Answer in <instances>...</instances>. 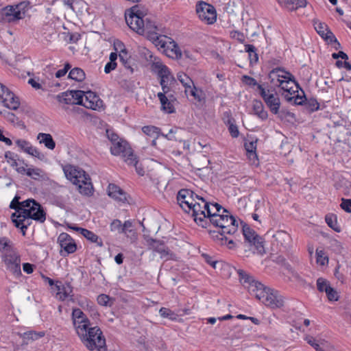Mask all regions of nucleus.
Returning <instances> with one entry per match:
<instances>
[{
    "mask_svg": "<svg viewBox=\"0 0 351 351\" xmlns=\"http://www.w3.org/2000/svg\"><path fill=\"white\" fill-rule=\"evenodd\" d=\"M84 92L80 90H69L57 95V99L60 103L68 105H81Z\"/></svg>",
    "mask_w": 351,
    "mask_h": 351,
    "instance_id": "2eb2a0df",
    "label": "nucleus"
},
{
    "mask_svg": "<svg viewBox=\"0 0 351 351\" xmlns=\"http://www.w3.org/2000/svg\"><path fill=\"white\" fill-rule=\"evenodd\" d=\"M196 13L201 21L213 25L217 21V12L215 8L205 1H199L195 5Z\"/></svg>",
    "mask_w": 351,
    "mask_h": 351,
    "instance_id": "1a4fd4ad",
    "label": "nucleus"
},
{
    "mask_svg": "<svg viewBox=\"0 0 351 351\" xmlns=\"http://www.w3.org/2000/svg\"><path fill=\"white\" fill-rule=\"evenodd\" d=\"M16 213L12 214V220L14 223L15 226L21 230L23 235H25V231L32 223V218L27 217H17Z\"/></svg>",
    "mask_w": 351,
    "mask_h": 351,
    "instance_id": "a878e982",
    "label": "nucleus"
},
{
    "mask_svg": "<svg viewBox=\"0 0 351 351\" xmlns=\"http://www.w3.org/2000/svg\"><path fill=\"white\" fill-rule=\"evenodd\" d=\"M143 132L152 138H158L160 136V128L154 126V125H145L142 128Z\"/></svg>",
    "mask_w": 351,
    "mask_h": 351,
    "instance_id": "4c0bfd02",
    "label": "nucleus"
},
{
    "mask_svg": "<svg viewBox=\"0 0 351 351\" xmlns=\"http://www.w3.org/2000/svg\"><path fill=\"white\" fill-rule=\"evenodd\" d=\"M302 93H303V96H300L299 95H297L295 97H289L288 95H285V98L287 101H293V103L295 104V105H299V106H302V105H304L305 104V101H306V96L304 95V91L302 90V88H300Z\"/></svg>",
    "mask_w": 351,
    "mask_h": 351,
    "instance_id": "3c124183",
    "label": "nucleus"
},
{
    "mask_svg": "<svg viewBox=\"0 0 351 351\" xmlns=\"http://www.w3.org/2000/svg\"><path fill=\"white\" fill-rule=\"evenodd\" d=\"M177 201L180 207L186 213H191L193 219L198 213L200 217H204V215L198 213L200 206L204 204V198L195 194L193 191L182 189L178 191Z\"/></svg>",
    "mask_w": 351,
    "mask_h": 351,
    "instance_id": "f03ea898",
    "label": "nucleus"
},
{
    "mask_svg": "<svg viewBox=\"0 0 351 351\" xmlns=\"http://www.w3.org/2000/svg\"><path fill=\"white\" fill-rule=\"evenodd\" d=\"M111 298L109 295L106 294H100L97 296V303L104 306H110L112 302H110Z\"/></svg>",
    "mask_w": 351,
    "mask_h": 351,
    "instance_id": "5fc2aeb1",
    "label": "nucleus"
},
{
    "mask_svg": "<svg viewBox=\"0 0 351 351\" xmlns=\"http://www.w3.org/2000/svg\"><path fill=\"white\" fill-rule=\"evenodd\" d=\"M63 171L66 179L77 186L80 193L86 196L93 195V186L91 179L84 170L69 164L63 167Z\"/></svg>",
    "mask_w": 351,
    "mask_h": 351,
    "instance_id": "f257e3e1",
    "label": "nucleus"
},
{
    "mask_svg": "<svg viewBox=\"0 0 351 351\" xmlns=\"http://www.w3.org/2000/svg\"><path fill=\"white\" fill-rule=\"evenodd\" d=\"M86 348L93 351H107L106 338L101 328L97 326H93L79 337Z\"/></svg>",
    "mask_w": 351,
    "mask_h": 351,
    "instance_id": "7ed1b4c3",
    "label": "nucleus"
},
{
    "mask_svg": "<svg viewBox=\"0 0 351 351\" xmlns=\"http://www.w3.org/2000/svg\"><path fill=\"white\" fill-rule=\"evenodd\" d=\"M157 97L161 104V109L167 113H173L175 111L172 101L174 98H169V96L164 95L163 93H158Z\"/></svg>",
    "mask_w": 351,
    "mask_h": 351,
    "instance_id": "bb28decb",
    "label": "nucleus"
},
{
    "mask_svg": "<svg viewBox=\"0 0 351 351\" xmlns=\"http://www.w3.org/2000/svg\"><path fill=\"white\" fill-rule=\"evenodd\" d=\"M210 223L220 228L223 233H227L229 235L235 234L238 230V223L228 210V213H222L219 215H214Z\"/></svg>",
    "mask_w": 351,
    "mask_h": 351,
    "instance_id": "6e6552de",
    "label": "nucleus"
},
{
    "mask_svg": "<svg viewBox=\"0 0 351 351\" xmlns=\"http://www.w3.org/2000/svg\"><path fill=\"white\" fill-rule=\"evenodd\" d=\"M254 296L271 308H280L284 305L283 298L279 292L263 285V287L259 288L256 292Z\"/></svg>",
    "mask_w": 351,
    "mask_h": 351,
    "instance_id": "0eeeda50",
    "label": "nucleus"
},
{
    "mask_svg": "<svg viewBox=\"0 0 351 351\" xmlns=\"http://www.w3.org/2000/svg\"><path fill=\"white\" fill-rule=\"evenodd\" d=\"M25 166L17 167L16 171L22 175H27L32 179L38 180L43 177V171L39 168L29 167L26 168L28 165L23 161Z\"/></svg>",
    "mask_w": 351,
    "mask_h": 351,
    "instance_id": "412c9836",
    "label": "nucleus"
},
{
    "mask_svg": "<svg viewBox=\"0 0 351 351\" xmlns=\"http://www.w3.org/2000/svg\"><path fill=\"white\" fill-rule=\"evenodd\" d=\"M114 49L116 52H117L119 54L120 53H124L128 50L126 49L125 45L123 43L119 40H116L114 42Z\"/></svg>",
    "mask_w": 351,
    "mask_h": 351,
    "instance_id": "680f3d73",
    "label": "nucleus"
},
{
    "mask_svg": "<svg viewBox=\"0 0 351 351\" xmlns=\"http://www.w3.org/2000/svg\"><path fill=\"white\" fill-rule=\"evenodd\" d=\"M13 249L12 247V242L6 237H2L0 239V251H5L8 250Z\"/></svg>",
    "mask_w": 351,
    "mask_h": 351,
    "instance_id": "bf43d9fd",
    "label": "nucleus"
},
{
    "mask_svg": "<svg viewBox=\"0 0 351 351\" xmlns=\"http://www.w3.org/2000/svg\"><path fill=\"white\" fill-rule=\"evenodd\" d=\"M1 258L6 268L13 274L16 276L21 274V257L15 250H8L7 252L2 254Z\"/></svg>",
    "mask_w": 351,
    "mask_h": 351,
    "instance_id": "f8f14e48",
    "label": "nucleus"
},
{
    "mask_svg": "<svg viewBox=\"0 0 351 351\" xmlns=\"http://www.w3.org/2000/svg\"><path fill=\"white\" fill-rule=\"evenodd\" d=\"M128 149L129 148L127 147L126 143L120 139L119 141H116L115 143L112 145V146L110 147V151L112 154L118 156L120 154L123 155L125 153H126V152L128 151Z\"/></svg>",
    "mask_w": 351,
    "mask_h": 351,
    "instance_id": "c9c22d12",
    "label": "nucleus"
},
{
    "mask_svg": "<svg viewBox=\"0 0 351 351\" xmlns=\"http://www.w3.org/2000/svg\"><path fill=\"white\" fill-rule=\"evenodd\" d=\"M229 122V127L228 130L232 137L233 138H237L239 134L238 127L236 124L233 123H230V121Z\"/></svg>",
    "mask_w": 351,
    "mask_h": 351,
    "instance_id": "338daca9",
    "label": "nucleus"
},
{
    "mask_svg": "<svg viewBox=\"0 0 351 351\" xmlns=\"http://www.w3.org/2000/svg\"><path fill=\"white\" fill-rule=\"evenodd\" d=\"M119 58L120 62L122 63L123 66L128 70L130 71V73H133L134 69L132 68V61L131 59V56L129 54L128 51H126L124 53L119 54Z\"/></svg>",
    "mask_w": 351,
    "mask_h": 351,
    "instance_id": "79ce46f5",
    "label": "nucleus"
},
{
    "mask_svg": "<svg viewBox=\"0 0 351 351\" xmlns=\"http://www.w3.org/2000/svg\"><path fill=\"white\" fill-rule=\"evenodd\" d=\"M22 209L17 217H30L40 223L46 220V213L40 203L34 199H27L22 202Z\"/></svg>",
    "mask_w": 351,
    "mask_h": 351,
    "instance_id": "423d86ee",
    "label": "nucleus"
},
{
    "mask_svg": "<svg viewBox=\"0 0 351 351\" xmlns=\"http://www.w3.org/2000/svg\"><path fill=\"white\" fill-rule=\"evenodd\" d=\"M85 77L84 71L78 67L73 68L69 73V77L76 82H82L85 79Z\"/></svg>",
    "mask_w": 351,
    "mask_h": 351,
    "instance_id": "37998d69",
    "label": "nucleus"
},
{
    "mask_svg": "<svg viewBox=\"0 0 351 351\" xmlns=\"http://www.w3.org/2000/svg\"><path fill=\"white\" fill-rule=\"evenodd\" d=\"M258 90L270 111L274 114H278L280 107V100L278 94L269 89L266 90L263 85H258Z\"/></svg>",
    "mask_w": 351,
    "mask_h": 351,
    "instance_id": "9b49d317",
    "label": "nucleus"
},
{
    "mask_svg": "<svg viewBox=\"0 0 351 351\" xmlns=\"http://www.w3.org/2000/svg\"><path fill=\"white\" fill-rule=\"evenodd\" d=\"M0 101L3 106L11 110H16L19 107L20 101L18 97L5 87L1 93Z\"/></svg>",
    "mask_w": 351,
    "mask_h": 351,
    "instance_id": "a211bd4d",
    "label": "nucleus"
},
{
    "mask_svg": "<svg viewBox=\"0 0 351 351\" xmlns=\"http://www.w3.org/2000/svg\"><path fill=\"white\" fill-rule=\"evenodd\" d=\"M278 87H280L282 90L287 92L291 95L298 92V89L300 88L298 82L292 74L291 76L287 75L286 80Z\"/></svg>",
    "mask_w": 351,
    "mask_h": 351,
    "instance_id": "5701e85b",
    "label": "nucleus"
},
{
    "mask_svg": "<svg viewBox=\"0 0 351 351\" xmlns=\"http://www.w3.org/2000/svg\"><path fill=\"white\" fill-rule=\"evenodd\" d=\"M245 50L248 53L250 64L251 65L256 64L258 60V56L256 53V48L253 45L247 44L245 45Z\"/></svg>",
    "mask_w": 351,
    "mask_h": 351,
    "instance_id": "a19ab883",
    "label": "nucleus"
},
{
    "mask_svg": "<svg viewBox=\"0 0 351 351\" xmlns=\"http://www.w3.org/2000/svg\"><path fill=\"white\" fill-rule=\"evenodd\" d=\"M29 3L23 1L16 5H9L0 10V23H14L25 16Z\"/></svg>",
    "mask_w": 351,
    "mask_h": 351,
    "instance_id": "20e7f679",
    "label": "nucleus"
},
{
    "mask_svg": "<svg viewBox=\"0 0 351 351\" xmlns=\"http://www.w3.org/2000/svg\"><path fill=\"white\" fill-rule=\"evenodd\" d=\"M316 262L321 266H325L328 263V257L324 250H316Z\"/></svg>",
    "mask_w": 351,
    "mask_h": 351,
    "instance_id": "a18cd8bd",
    "label": "nucleus"
},
{
    "mask_svg": "<svg viewBox=\"0 0 351 351\" xmlns=\"http://www.w3.org/2000/svg\"><path fill=\"white\" fill-rule=\"evenodd\" d=\"M278 3L287 10L293 11L306 7V0H280Z\"/></svg>",
    "mask_w": 351,
    "mask_h": 351,
    "instance_id": "cd10ccee",
    "label": "nucleus"
},
{
    "mask_svg": "<svg viewBox=\"0 0 351 351\" xmlns=\"http://www.w3.org/2000/svg\"><path fill=\"white\" fill-rule=\"evenodd\" d=\"M72 292V287L68 285L66 287L64 286V289H62L60 292H57L56 295L60 301L66 300L69 297H70V300L73 301V295H70Z\"/></svg>",
    "mask_w": 351,
    "mask_h": 351,
    "instance_id": "de8ad7c7",
    "label": "nucleus"
},
{
    "mask_svg": "<svg viewBox=\"0 0 351 351\" xmlns=\"http://www.w3.org/2000/svg\"><path fill=\"white\" fill-rule=\"evenodd\" d=\"M304 105L306 106V108L311 112L316 111L319 108V104L314 98H311L310 99H306Z\"/></svg>",
    "mask_w": 351,
    "mask_h": 351,
    "instance_id": "864d4df0",
    "label": "nucleus"
},
{
    "mask_svg": "<svg viewBox=\"0 0 351 351\" xmlns=\"http://www.w3.org/2000/svg\"><path fill=\"white\" fill-rule=\"evenodd\" d=\"M252 110L254 114L262 121L266 120L268 117V113L265 110L264 106L260 100L255 99L253 101Z\"/></svg>",
    "mask_w": 351,
    "mask_h": 351,
    "instance_id": "c85d7f7f",
    "label": "nucleus"
},
{
    "mask_svg": "<svg viewBox=\"0 0 351 351\" xmlns=\"http://www.w3.org/2000/svg\"><path fill=\"white\" fill-rule=\"evenodd\" d=\"M204 204L206 205L200 206L198 213H202L204 217H200V215L197 213L194 219L196 223L202 228L207 227L214 215H219L222 213H228V210L217 203L212 204L204 199Z\"/></svg>",
    "mask_w": 351,
    "mask_h": 351,
    "instance_id": "39448f33",
    "label": "nucleus"
},
{
    "mask_svg": "<svg viewBox=\"0 0 351 351\" xmlns=\"http://www.w3.org/2000/svg\"><path fill=\"white\" fill-rule=\"evenodd\" d=\"M242 82L251 87L256 86L258 88V85H260L254 78L248 75H243L242 77Z\"/></svg>",
    "mask_w": 351,
    "mask_h": 351,
    "instance_id": "0e129e2a",
    "label": "nucleus"
},
{
    "mask_svg": "<svg viewBox=\"0 0 351 351\" xmlns=\"http://www.w3.org/2000/svg\"><path fill=\"white\" fill-rule=\"evenodd\" d=\"M146 242L149 248L156 252H159L162 248L165 245L164 241L154 239L152 238H148L146 239Z\"/></svg>",
    "mask_w": 351,
    "mask_h": 351,
    "instance_id": "c03bdc74",
    "label": "nucleus"
},
{
    "mask_svg": "<svg viewBox=\"0 0 351 351\" xmlns=\"http://www.w3.org/2000/svg\"><path fill=\"white\" fill-rule=\"evenodd\" d=\"M160 315L163 318H167L171 321L177 319L178 315L171 309L165 307H162L159 310Z\"/></svg>",
    "mask_w": 351,
    "mask_h": 351,
    "instance_id": "09e8293b",
    "label": "nucleus"
},
{
    "mask_svg": "<svg viewBox=\"0 0 351 351\" xmlns=\"http://www.w3.org/2000/svg\"><path fill=\"white\" fill-rule=\"evenodd\" d=\"M325 293L326 296L330 301L338 300L337 292L331 287H328V289H326Z\"/></svg>",
    "mask_w": 351,
    "mask_h": 351,
    "instance_id": "e2e57ef3",
    "label": "nucleus"
},
{
    "mask_svg": "<svg viewBox=\"0 0 351 351\" xmlns=\"http://www.w3.org/2000/svg\"><path fill=\"white\" fill-rule=\"evenodd\" d=\"M306 341L308 344H310L313 348H315L317 351H324L317 341L313 338V337H306Z\"/></svg>",
    "mask_w": 351,
    "mask_h": 351,
    "instance_id": "774afa93",
    "label": "nucleus"
},
{
    "mask_svg": "<svg viewBox=\"0 0 351 351\" xmlns=\"http://www.w3.org/2000/svg\"><path fill=\"white\" fill-rule=\"evenodd\" d=\"M71 319H72L73 323H74V322L86 320L88 318L80 308H75L72 311Z\"/></svg>",
    "mask_w": 351,
    "mask_h": 351,
    "instance_id": "8fccbe9b",
    "label": "nucleus"
},
{
    "mask_svg": "<svg viewBox=\"0 0 351 351\" xmlns=\"http://www.w3.org/2000/svg\"><path fill=\"white\" fill-rule=\"evenodd\" d=\"M328 287H330V285L327 280L323 278H319L317 280V287L319 291L325 292L326 289H328Z\"/></svg>",
    "mask_w": 351,
    "mask_h": 351,
    "instance_id": "4d7b16f0",
    "label": "nucleus"
},
{
    "mask_svg": "<svg viewBox=\"0 0 351 351\" xmlns=\"http://www.w3.org/2000/svg\"><path fill=\"white\" fill-rule=\"evenodd\" d=\"M178 80L185 88V93L188 94L189 88L194 85L193 81L184 73H178L177 75Z\"/></svg>",
    "mask_w": 351,
    "mask_h": 351,
    "instance_id": "58836bf2",
    "label": "nucleus"
},
{
    "mask_svg": "<svg viewBox=\"0 0 351 351\" xmlns=\"http://www.w3.org/2000/svg\"><path fill=\"white\" fill-rule=\"evenodd\" d=\"M209 234L210 237L213 239V241L220 245H223V243H226L227 239H226V235L227 233H223L222 230L215 231V230H210Z\"/></svg>",
    "mask_w": 351,
    "mask_h": 351,
    "instance_id": "ea45409f",
    "label": "nucleus"
},
{
    "mask_svg": "<svg viewBox=\"0 0 351 351\" xmlns=\"http://www.w3.org/2000/svg\"><path fill=\"white\" fill-rule=\"evenodd\" d=\"M287 75L291 76V73L282 67H276L269 71L268 79L272 85L278 87Z\"/></svg>",
    "mask_w": 351,
    "mask_h": 351,
    "instance_id": "aec40b11",
    "label": "nucleus"
},
{
    "mask_svg": "<svg viewBox=\"0 0 351 351\" xmlns=\"http://www.w3.org/2000/svg\"><path fill=\"white\" fill-rule=\"evenodd\" d=\"M37 139L40 143H43L49 149L53 150L56 147V143L50 134L39 133Z\"/></svg>",
    "mask_w": 351,
    "mask_h": 351,
    "instance_id": "2f4dec72",
    "label": "nucleus"
},
{
    "mask_svg": "<svg viewBox=\"0 0 351 351\" xmlns=\"http://www.w3.org/2000/svg\"><path fill=\"white\" fill-rule=\"evenodd\" d=\"M108 195L112 198L124 202L127 200L125 192L114 184H109Z\"/></svg>",
    "mask_w": 351,
    "mask_h": 351,
    "instance_id": "393cba45",
    "label": "nucleus"
},
{
    "mask_svg": "<svg viewBox=\"0 0 351 351\" xmlns=\"http://www.w3.org/2000/svg\"><path fill=\"white\" fill-rule=\"evenodd\" d=\"M19 197L17 196H15L14 198L12 199V201L10 203V208L11 209H14L16 210V214H20V212L22 209V202L19 201Z\"/></svg>",
    "mask_w": 351,
    "mask_h": 351,
    "instance_id": "13d9d810",
    "label": "nucleus"
},
{
    "mask_svg": "<svg viewBox=\"0 0 351 351\" xmlns=\"http://www.w3.org/2000/svg\"><path fill=\"white\" fill-rule=\"evenodd\" d=\"M16 144L22 150L31 156L36 157L39 159H41L44 156L43 154L38 149L34 147L29 142L25 140L18 139L16 141Z\"/></svg>",
    "mask_w": 351,
    "mask_h": 351,
    "instance_id": "b1692460",
    "label": "nucleus"
},
{
    "mask_svg": "<svg viewBox=\"0 0 351 351\" xmlns=\"http://www.w3.org/2000/svg\"><path fill=\"white\" fill-rule=\"evenodd\" d=\"M18 335L22 339L23 344L27 345L29 343L36 341L45 335V331H36L33 330H27L23 332H18Z\"/></svg>",
    "mask_w": 351,
    "mask_h": 351,
    "instance_id": "4be33fe9",
    "label": "nucleus"
},
{
    "mask_svg": "<svg viewBox=\"0 0 351 351\" xmlns=\"http://www.w3.org/2000/svg\"><path fill=\"white\" fill-rule=\"evenodd\" d=\"M315 29L317 34L323 38L326 35V32L328 30V27L324 23L315 22L314 23Z\"/></svg>",
    "mask_w": 351,
    "mask_h": 351,
    "instance_id": "603ef678",
    "label": "nucleus"
},
{
    "mask_svg": "<svg viewBox=\"0 0 351 351\" xmlns=\"http://www.w3.org/2000/svg\"><path fill=\"white\" fill-rule=\"evenodd\" d=\"M142 12L134 6L125 12V21L131 29L138 34L143 33V24L145 22Z\"/></svg>",
    "mask_w": 351,
    "mask_h": 351,
    "instance_id": "9d476101",
    "label": "nucleus"
},
{
    "mask_svg": "<svg viewBox=\"0 0 351 351\" xmlns=\"http://www.w3.org/2000/svg\"><path fill=\"white\" fill-rule=\"evenodd\" d=\"M110 229L112 232L117 231L119 233L122 234V223L119 219H114L110 224Z\"/></svg>",
    "mask_w": 351,
    "mask_h": 351,
    "instance_id": "052dcab7",
    "label": "nucleus"
},
{
    "mask_svg": "<svg viewBox=\"0 0 351 351\" xmlns=\"http://www.w3.org/2000/svg\"><path fill=\"white\" fill-rule=\"evenodd\" d=\"M328 44L332 45L337 40L334 34L330 30H327L326 35L322 38Z\"/></svg>",
    "mask_w": 351,
    "mask_h": 351,
    "instance_id": "69168bd1",
    "label": "nucleus"
},
{
    "mask_svg": "<svg viewBox=\"0 0 351 351\" xmlns=\"http://www.w3.org/2000/svg\"><path fill=\"white\" fill-rule=\"evenodd\" d=\"M145 22H144V27H143L144 29L143 33L140 35H143L148 38V36H150L152 34H156V32H160L158 27L156 25L154 21L147 17H145Z\"/></svg>",
    "mask_w": 351,
    "mask_h": 351,
    "instance_id": "c756f323",
    "label": "nucleus"
},
{
    "mask_svg": "<svg viewBox=\"0 0 351 351\" xmlns=\"http://www.w3.org/2000/svg\"><path fill=\"white\" fill-rule=\"evenodd\" d=\"M242 232L245 241L254 245L258 254H263L265 252L262 238L254 230L247 224H244L242 227Z\"/></svg>",
    "mask_w": 351,
    "mask_h": 351,
    "instance_id": "ddd939ff",
    "label": "nucleus"
},
{
    "mask_svg": "<svg viewBox=\"0 0 351 351\" xmlns=\"http://www.w3.org/2000/svg\"><path fill=\"white\" fill-rule=\"evenodd\" d=\"M77 232H80L82 235H83L86 239L92 243H95L99 246L103 245V242L101 239H100L96 234L93 232L88 230L86 228H76Z\"/></svg>",
    "mask_w": 351,
    "mask_h": 351,
    "instance_id": "7c9ffc66",
    "label": "nucleus"
},
{
    "mask_svg": "<svg viewBox=\"0 0 351 351\" xmlns=\"http://www.w3.org/2000/svg\"><path fill=\"white\" fill-rule=\"evenodd\" d=\"M188 94L198 101H201L203 99L202 90H198L195 85L191 86V88H189Z\"/></svg>",
    "mask_w": 351,
    "mask_h": 351,
    "instance_id": "6e6d98bb",
    "label": "nucleus"
},
{
    "mask_svg": "<svg viewBox=\"0 0 351 351\" xmlns=\"http://www.w3.org/2000/svg\"><path fill=\"white\" fill-rule=\"evenodd\" d=\"M257 140L247 141L245 143V148L248 153V156L250 160H253V164H256L258 161V156L256 152Z\"/></svg>",
    "mask_w": 351,
    "mask_h": 351,
    "instance_id": "72a5a7b5",
    "label": "nucleus"
},
{
    "mask_svg": "<svg viewBox=\"0 0 351 351\" xmlns=\"http://www.w3.org/2000/svg\"><path fill=\"white\" fill-rule=\"evenodd\" d=\"M58 243L61 247L60 255L64 257L74 253L77 250V245L74 239L66 232H62L59 234Z\"/></svg>",
    "mask_w": 351,
    "mask_h": 351,
    "instance_id": "4468645a",
    "label": "nucleus"
},
{
    "mask_svg": "<svg viewBox=\"0 0 351 351\" xmlns=\"http://www.w3.org/2000/svg\"><path fill=\"white\" fill-rule=\"evenodd\" d=\"M86 108L99 110L103 108V101L93 91L84 92L82 104Z\"/></svg>",
    "mask_w": 351,
    "mask_h": 351,
    "instance_id": "f3484780",
    "label": "nucleus"
},
{
    "mask_svg": "<svg viewBox=\"0 0 351 351\" xmlns=\"http://www.w3.org/2000/svg\"><path fill=\"white\" fill-rule=\"evenodd\" d=\"M73 324L79 337H81L85 332H86L88 328L92 327L90 326V321L89 319L86 320H81L79 322H74Z\"/></svg>",
    "mask_w": 351,
    "mask_h": 351,
    "instance_id": "473e14b6",
    "label": "nucleus"
},
{
    "mask_svg": "<svg viewBox=\"0 0 351 351\" xmlns=\"http://www.w3.org/2000/svg\"><path fill=\"white\" fill-rule=\"evenodd\" d=\"M325 221L327 225L337 232H341V228L337 223V215L333 213H328L325 216Z\"/></svg>",
    "mask_w": 351,
    "mask_h": 351,
    "instance_id": "e433bc0d",
    "label": "nucleus"
},
{
    "mask_svg": "<svg viewBox=\"0 0 351 351\" xmlns=\"http://www.w3.org/2000/svg\"><path fill=\"white\" fill-rule=\"evenodd\" d=\"M123 157L124 158L125 162L129 165L134 166L138 163L137 156L134 154L130 148L123 155Z\"/></svg>",
    "mask_w": 351,
    "mask_h": 351,
    "instance_id": "49530a36",
    "label": "nucleus"
},
{
    "mask_svg": "<svg viewBox=\"0 0 351 351\" xmlns=\"http://www.w3.org/2000/svg\"><path fill=\"white\" fill-rule=\"evenodd\" d=\"M237 274H239V280L241 284L248 289L252 295H254L258 289L263 287L261 282L255 280L253 276H250L244 270L239 269Z\"/></svg>",
    "mask_w": 351,
    "mask_h": 351,
    "instance_id": "dca6fc26",
    "label": "nucleus"
},
{
    "mask_svg": "<svg viewBox=\"0 0 351 351\" xmlns=\"http://www.w3.org/2000/svg\"><path fill=\"white\" fill-rule=\"evenodd\" d=\"M166 38L167 37L161 35L160 32H158L156 34H152L150 36H148L147 38V39L151 40L156 47L161 49H165L166 47Z\"/></svg>",
    "mask_w": 351,
    "mask_h": 351,
    "instance_id": "f704fd0d",
    "label": "nucleus"
},
{
    "mask_svg": "<svg viewBox=\"0 0 351 351\" xmlns=\"http://www.w3.org/2000/svg\"><path fill=\"white\" fill-rule=\"evenodd\" d=\"M153 66L160 80H164L167 83H169V85H173L176 82V79L168 66L160 62H154Z\"/></svg>",
    "mask_w": 351,
    "mask_h": 351,
    "instance_id": "6ab92c4d",
    "label": "nucleus"
}]
</instances>
